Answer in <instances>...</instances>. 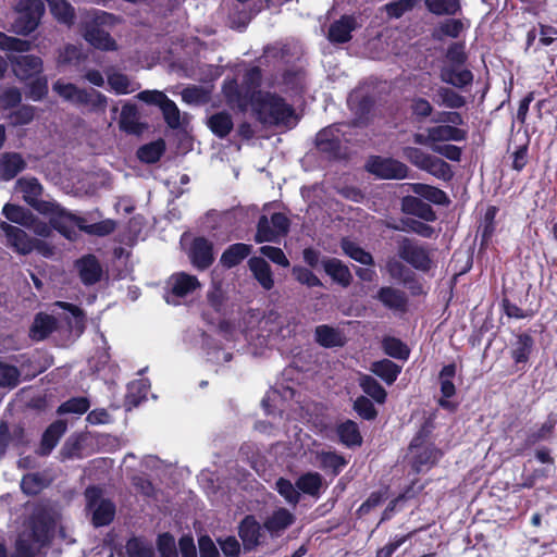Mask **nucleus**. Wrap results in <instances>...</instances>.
Masks as SVG:
<instances>
[{"instance_id": "nucleus-1", "label": "nucleus", "mask_w": 557, "mask_h": 557, "mask_svg": "<svg viewBox=\"0 0 557 557\" xmlns=\"http://www.w3.org/2000/svg\"><path fill=\"white\" fill-rule=\"evenodd\" d=\"M60 513L45 506H37L25 519L18 532L15 547L18 557H35L47 546L53 535Z\"/></svg>"}, {"instance_id": "nucleus-2", "label": "nucleus", "mask_w": 557, "mask_h": 557, "mask_svg": "<svg viewBox=\"0 0 557 557\" xmlns=\"http://www.w3.org/2000/svg\"><path fill=\"white\" fill-rule=\"evenodd\" d=\"M16 193L38 213L47 216L54 230L62 235L71 234L69 225L75 221V214L69 212L54 200L40 199L44 187L35 177H21L15 183Z\"/></svg>"}, {"instance_id": "nucleus-3", "label": "nucleus", "mask_w": 557, "mask_h": 557, "mask_svg": "<svg viewBox=\"0 0 557 557\" xmlns=\"http://www.w3.org/2000/svg\"><path fill=\"white\" fill-rule=\"evenodd\" d=\"M255 111L263 124L288 125L294 110L281 97L260 92L253 101Z\"/></svg>"}, {"instance_id": "nucleus-4", "label": "nucleus", "mask_w": 557, "mask_h": 557, "mask_svg": "<svg viewBox=\"0 0 557 557\" xmlns=\"http://www.w3.org/2000/svg\"><path fill=\"white\" fill-rule=\"evenodd\" d=\"M114 20L112 14L103 11H92L87 13L86 21L83 23V37L96 49L104 51L116 50L115 40L109 33L101 29L99 26L111 24Z\"/></svg>"}, {"instance_id": "nucleus-5", "label": "nucleus", "mask_w": 557, "mask_h": 557, "mask_svg": "<svg viewBox=\"0 0 557 557\" xmlns=\"http://www.w3.org/2000/svg\"><path fill=\"white\" fill-rule=\"evenodd\" d=\"M18 16L13 24L17 34L27 35L36 29L45 12L40 0H20L16 4Z\"/></svg>"}, {"instance_id": "nucleus-6", "label": "nucleus", "mask_w": 557, "mask_h": 557, "mask_svg": "<svg viewBox=\"0 0 557 557\" xmlns=\"http://www.w3.org/2000/svg\"><path fill=\"white\" fill-rule=\"evenodd\" d=\"M409 451L412 467L418 472L433 467L442 456L441 450L433 444L424 443L422 431L412 440Z\"/></svg>"}, {"instance_id": "nucleus-7", "label": "nucleus", "mask_w": 557, "mask_h": 557, "mask_svg": "<svg viewBox=\"0 0 557 557\" xmlns=\"http://www.w3.org/2000/svg\"><path fill=\"white\" fill-rule=\"evenodd\" d=\"M289 221L283 213H274L269 220L265 215L259 219L255 239L257 243L278 242L287 234Z\"/></svg>"}, {"instance_id": "nucleus-8", "label": "nucleus", "mask_w": 557, "mask_h": 557, "mask_svg": "<svg viewBox=\"0 0 557 557\" xmlns=\"http://www.w3.org/2000/svg\"><path fill=\"white\" fill-rule=\"evenodd\" d=\"M87 508L92 512V523L96 527L109 524L115 513L114 505L101 498V491L97 487H88L85 492Z\"/></svg>"}, {"instance_id": "nucleus-9", "label": "nucleus", "mask_w": 557, "mask_h": 557, "mask_svg": "<svg viewBox=\"0 0 557 557\" xmlns=\"http://www.w3.org/2000/svg\"><path fill=\"white\" fill-rule=\"evenodd\" d=\"M201 284L195 275L176 272L168 280L169 294L166 301L176 305L177 298H184L200 289Z\"/></svg>"}, {"instance_id": "nucleus-10", "label": "nucleus", "mask_w": 557, "mask_h": 557, "mask_svg": "<svg viewBox=\"0 0 557 557\" xmlns=\"http://www.w3.org/2000/svg\"><path fill=\"white\" fill-rule=\"evenodd\" d=\"M398 256L420 271H429L432 267L428 250L409 238L399 240Z\"/></svg>"}, {"instance_id": "nucleus-11", "label": "nucleus", "mask_w": 557, "mask_h": 557, "mask_svg": "<svg viewBox=\"0 0 557 557\" xmlns=\"http://www.w3.org/2000/svg\"><path fill=\"white\" fill-rule=\"evenodd\" d=\"M367 170L375 176L384 180H400L405 178L408 173V168L394 159L373 157L366 165Z\"/></svg>"}, {"instance_id": "nucleus-12", "label": "nucleus", "mask_w": 557, "mask_h": 557, "mask_svg": "<svg viewBox=\"0 0 557 557\" xmlns=\"http://www.w3.org/2000/svg\"><path fill=\"white\" fill-rule=\"evenodd\" d=\"M0 228L5 235L7 245L17 253L28 255L34 250V238L22 228L7 222H1Z\"/></svg>"}, {"instance_id": "nucleus-13", "label": "nucleus", "mask_w": 557, "mask_h": 557, "mask_svg": "<svg viewBox=\"0 0 557 557\" xmlns=\"http://www.w3.org/2000/svg\"><path fill=\"white\" fill-rule=\"evenodd\" d=\"M343 126L332 125L319 132L315 138L317 147L323 152L337 154L344 137Z\"/></svg>"}, {"instance_id": "nucleus-14", "label": "nucleus", "mask_w": 557, "mask_h": 557, "mask_svg": "<svg viewBox=\"0 0 557 557\" xmlns=\"http://www.w3.org/2000/svg\"><path fill=\"white\" fill-rule=\"evenodd\" d=\"M189 259L193 265L199 270L209 268L214 260L212 244L203 237L195 238L190 246Z\"/></svg>"}, {"instance_id": "nucleus-15", "label": "nucleus", "mask_w": 557, "mask_h": 557, "mask_svg": "<svg viewBox=\"0 0 557 557\" xmlns=\"http://www.w3.org/2000/svg\"><path fill=\"white\" fill-rule=\"evenodd\" d=\"M440 78L454 87L463 88L472 83L473 74L462 65L444 64L440 71Z\"/></svg>"}, {"instance_id": "nucleus-16", "label": "nucleus", "mask_w": 557, "mask_h": 557, "mask_svg": "<svg viewBox=\"0 0 557 557\" xmlns=\"http://www.w3.org/2000/svg\"><path fill=\"white\" fill-rule=\"evenodd\" d=\"M296 518L293 512L286 508L275 509L264 521V529L272 536H280L287 528H289Z\"/></svg>"}, {"instance_id": "nucleus-17", "label": "nucleus", "mask_w": 557, "mask_h": 557, "mask_svg": "<svg viewBox=\"0 0 557 557\" xmlns=\"http://www.w3.org/2000/svg\"><path fill=\"white\" fill-rule=\"evenodd\" d=\"M376 298L389 310L404 312L407 309L408 298L406 293L395 287H381L377 290Z\"/></svg>"}, {"instance_id": "nucleus-18", "label": "nucleus", "mask_w": 557, "mask_h": 557, "mask_svg": "<svg viewBox=\"0 0 557 557\" xmlns=\"http://www.w3.org/2000/svg\"><path fill=\"white\" fill-rule=\"evenodd\" d=\"M119 126L123 132L133 135H139L146 128V125L139 121L137 107L132 103H125L122 107Z\"/></svg>"}, {"instance_id": "nucleus-19", "label": "nucleus", "mask_w": 557, "mask_h": 557, "mask_svg": "<svg viewBox=\"0 0 557 557\" xmlns=\"http://www.w3.org/2000/svg\"><path fill=\"white\" fill-rule=\"evenodd\" d=\"M84 222H85L84 219L75 215V221L71 222V224L69 225V230H70L71 234H67L64 236L67 239L73 240L77 235V233L75 231V226H77L79 230H82L88 234L98 235V236L109 235L115 228L114 222L110 221V220L90 224V225H85Z\"/></svg>"}, {"instance_id": "nucleus-20", "label": "nucleus", "mask_w": 557, "mask_h": 557, "mask_svg": "<svg viewBox=\"0 0 557 557\" xmlns=\"http://www.w3.org/2000/svg\"><path fill=\"white\" fill-rule=\"evenodd\" d=\"M15 75L21 79H27L42 70V61L35 55H18L11 60Z\"/></svg>"}, {"instance_id": "nucleus-21", "label": "nucleus", "mask_w": 557, "mask_h": 557, "mask_svg": "<svg viewBox=\"0 0 557 557\" xmlns=\"http://www.w3.org/2000/svg\"><path fill=\"white\" fill-rule=\"evenodd\" d=\"M26 162L20 153L5 152L0 156V181H10L21 173Z\"/></svg>"}, {"instance_id": "nucleus-22", "label": "nucleus", "mask_w": 557, "mask_h": 557, "mask_svg": "<svg viewBox=\"0 0 557 557\" xmlns=\"http://www.w3.org/2000/svg\"><path fill=\"white\" fill-rule=\"evenodd\" d=\"M239 537L244 548L250 550L260 543L261 527L252 516H247L239 524Z\"/></svg>"}, {"instance_id": "nucleus-23", "label": "nucleus", "mask_w": 557, "mask_h": 557, "mask_svg": "<svg viewBox=\"0 0 557 557\" xmlns=\"http://www.w3.org/2000/svg\"><path fill=\"white\" fill-rule=\"evenodd\" d=\"M57 329V319L52 314L39 312L36 314L29 336L34 341H42Z\"/></svg>"}, {"instance_id": "nucleus-24", "label": "nucleus", "mask_w": 557, "mask_h": 557, "mask_svg": "<svg viewBox=\"0 0 557 557\" xmlns=\"http://www.w3.org/2000/svg\"><path fill=\"white\" fill-rule=\"evenodd\" d=\"M324 271L334 282L343 287H348L352 281V275L347 265L336 258H330L322 261Z\"/></svg>"}, {"instance_id": "nucleus-25", "label": "nucleus", "mask_w": 557, "mask_h": 557, "mask_svg": "<svg viewBox=\"0 0 557 557\" xmlns=\"http://www.w3.org/2000/svg\"><path fill=\"white\" fill-rule=\"evenodd\" d=\"M65 431L66 423L64 421L58 420L51 423L42 435L39 454L44 456L49 455Z\"/></svg>"}, {"instance_id": "nucleus-26", "label": "nucleus", "mask_w": 557, "mask_h": 557, "mask_svg": "<svg viewBox=\"0 0 557 557\" xmlns=\"http://www.w3.org/2000/svg\"><path fill=\"white\" fill-rule=\"evenodd\" d=\"M248 265L253 274V277L264 289L270 290L273 288V274L269 263L264 259L260 257H252L249 259Z\"/></svg>"}, {"instance_id": "nucleus-27", "label": "nucleus", "mask_w": 557, "mask_h": 557, "mask_svg": "<svg viewBox=\"0 0 557 557\" xmlns=\"http://www.w3.org/2000/svg\"><path fill=\"white\" fill-rule=\"evenodd\" d=\"M107 79L111 90L116 95H128L140 88L139 83L131 79L127 75L121 72H107Z\"/></svg>"}, {"instance_id": "nucleus-28", "label": "nucleus", "mask_w": 557, "mask_h": 557, "mask_svg": "<svg viewBox=\"0 0 557 557\" xmlns=\"http://www.w3.org/2000/svg\"><path fill=\"white\" fill-rule=\"evenodd\" d=\"M431 128V139L434 145H441L442 141H462L467 139V131L454 125H436Z\"/></svg>"}, {"instance_id": "nucleus-29", "label": "nucleus", "mask_w": 557, "mask_h": 557, "mask_svg": "<svg viewBox=\"0 0 557 557\" xmlns=\"http://www.w3.org/2000/svg\"><path fill=\"white\" fill-rule=\"evenodd\" d=\"M356 26L355 17L343 16L330 26L329 39L334 42H346L351 38L350 33Z\"/></svg>"}, {"instance_id": "nucleus-30", "label": "nucleus", "mask_w": 557, "mask_h": 557, "mask_svg": "<svg viewBox=\"0 0 557 557\" xmlns=\"http://www.w3.org/2000/svg\"><path fill=\"white\" fill-rule=\"evenodd\" d=\"M401 209L404 212L417 215L425 221L435 220V213L431 206L418 197L407 196L403 199Z\"/></svg>"}, {"instance_id": "nucleus-31", "label": "nucleus", "mask_w": 557, "mask_h": 557, "mask_svg": "<svg viewBox=\"0 0 557 557\" xmlns=\"http://www.w3.org/2000/svg\"><path fill=\"white\" fill-rule=\"evenodd\" d=\"M77 269L84 284L91 285L100 278L101 268L94 256H87L78 260Z\"/></svg>"}, {"instance_id": "nucleus-32", "label": "nucleus", "mask_w": 557, "mask_h": 557, "mask_svg": "<svg viewBox=\"0 0 557 557\" xmlns=\"http://www.w3.org/2000/svg\"><path fill=\"white\" fill-rule=\"evenodd\" d=\"M53 307L61 308L65 311L64 318L71 330L79 334L84 331L85 313L78 307L64 301H57L53 304Z\"/></svg>"}, {"instance_id": "nucleus-33", "label": "nucleus", "mask_w": 557, "mask_h": 557, "mask_svg": "<svg viewBox=\"0 0 557 557\" xmlns=\"http://www.w3.org/2000/svg\"><path fill=\"white\" fill-rule=\"evenodd\" d=\"M315 339L324 347H336L345 344L344 334L339 330L325 324L317 326Z\"/></svg>"}, {"instance_id": "nucleus-34", "label": "nucleus", "mask_w": 557, "mask_h": 557, "mask_svg": "<svg viewBox=\"0 0 557 557\" xmlns=\"http://www.w3.org/2000/svg\"><path fill=\"white\" fill-rule=\"evenodd\" d=\"M250 252V245L233 244L222 253L220 262L226 268H233L239 264Z\"/></svg>"}, {"instance_id": "nucleus-35", "label": "nucleus", "mask_w": 557, "mask_h": 557, "mask_svg": "<svg viewBox=\"0 0 557 557\" xmlns=\"http://www.w3.org/2000/svg\"><path fill=\"white\" fill-rule=\"evenodd\" d=\"M153 555L152 545L139 537L128 540L120 553V557H153Z\"/></svg>"}, {"instance_id": "nucleus-36", "label": "nucleus", "mask_w": 557, "mask_h": 557, "mask_svg": "<svg viewBox=\"0 0 557 557\" xmlns=\"http://www.w3.org/2000/svg\"><path fill=\"white\" fill-rule=\"evenodd\" d=\"M435 101L438 106L453 110L460 109L467 103L463 96L451 88L443 86L436 90Z\"/></svg>"}, {"instance_id": "nucleus-37", "label": "nucleus", "mask_w": 557, "mask_h": 557, "mask_svg": "<svg viewBox=\"0 0 557 557\" xmlns=\"http://www.w3.org/2000/svg\"><path fill=\"white\" fill-rule=\"evenodd\" d=\"M370 370L375 375L380 376L386 384L391 385L396 381L401 368L395 362L384 359L373 362Z\"/></svg>"}, {"instance_id": "nucleus-38", "label": "nucleus", "mask_w": 557, "mask_h": 557, "mask_svg": "<svg viewBox=\"0 0 557 557\" xmlns=\"http://www.w3.org/2000/svg\"><path fill=\"white\" fill-rule=\"evenodd\" d=\"M52 15L60 22L71 25L74 22V8L66 0H45Z\"/></svg>"}, {"instance_id": "nucleus-39", "label": "nucleus", "mask_w": 557, "mask_h": 557, "mask_svg": "<svg viewBox=\"0 0 557 557\" xmlns=\"http://www.w3.org/2000/svg\"><path fill=\"white\" fill-rule=\"evenodd\" d=\"M208 126L213 134L223 138L233 129L232 116L226 112L215 113L209 117Z\"/></svg>"}, {"instance_id": "nucleus-40", "label": "nucleus", "mask_w": 557, "mask_h": 557, "mask_svg": "<svg viewBox=\"0 0 557 557\" xmlns=\"http://www.w3.org/2000/svg\"><path fill=\"white\" fill-rule=\"evenodd\" d=\"M412 191L436 205H445L448 202L447 195L440 188L426 184L416 183L412 184Z\"/></svg>"}, {"instance_id": "nucleus-41", "label": "nucleus", "mask_w": 557, "mask_h": 557, "mask_svg": "<svg viewBox=\"0 0 557 557\" xmlns=\"http://www.w3.org/2000/svg\"><path fill=\"white\" fill-rule=\"evenodd\" d=\"M322 481L323 479L320 473L308 472L299 476L296 481V487L305 494L318 496L322 487Z\"/></svg>"}, {"instance_id": "nucleus-42", "label": "nucleus", "mask_w": 557, "mask_h": 557, "mask_svg": "<svg viewBox=\"0 0 557 557\" xmlns=\"http://www.w3.org/2000/svg\"><path fill=\"white\" fill-rule=\"evenodd\" d=\"M289 53V48L286 45H273L265 48L263 55L260 58L259 62L261 65H269L271 63H286L288 62L287 55Z\"/></svg>"}, {"instance_id": "nucleus-43", "label": "nucleus", "mask_w": 557, "mask_h": 557, "mask_svg": "<svg viewBox=\"0 0 557 557\" xmlns=\"http://www.w3.org/2000/svg\"><path fill=\"white\" fill-rule=\"evenodd\" d=\"M52 88L60 97L74 104H79L83 96L85 95V89L78 88L74 84L63 83L61 81L55 82Z\"/></svg>"}, {"instance_id": "nucleus-44", "label": "nucleus", "mask_w": 557, "mask_h": 557, "mask_svg": "<svg viewBox=\"0 0 557 557\" xmlns=\"http://www.w3.org/2000/svg\"><path fill=\"white\" fill-rule=\"evenodd\" d=\"M341 247L348 257L361 264L372 265L374 263L372 256L368 251L363 250L359 245L349 239L344 238Z\"/></svg>"}, {"instance_id": "nucleus-45", "label": "nucleus", "mask_w": 557, "mask_h": 557, "mask_svg": "<svg viewBox=\"0 0 557 557\" xmlns=\"http://www.w3.org/2000/svg\"><path fill=\"white\" fill-rule=\"evenodd\" d=\"M359 385L362 391L372 397L376 403L382 404L386 399V391L381 384L370 375H361L359 379Z\"/></svg>"}, {"instance_id": "nucleus-46", "label": "nucleus", "mask_w": 557, "mask_h": 557, "mask_svg": "<svg viewBox=\"0 0 557 557\" xmlns=\"http://www.w3.org/2000/svg\"><path fill=\"white\" fill-rule=\"evenodd\" d=\"M321 468L324 470H331L334 474H337L347 465V460L334 453V451H321L317 455Z\"/></svg>"}, {"instance_id": "nucleus-47", "label": "nucleus", "mask_w": 557, "mask_h": 557, "mask_svg": "<svg viewBox=\"0 0 557 557\" xmlns=\"http://www.w3.org/2000/svg\"><path fill=\"white\" fill-rule=\"evenodd\" d=\"M337 434L343 444L347 446L360 445L361 435L355 422L348 420L337 428Z\"/></svg>"}, {"instance_id": "nucleus-48", "label": "nucleus", "mask_w": 557, "mask_h": 557, "mask_svg": "<svg viewBox=\"0 0 557 557\" xmlns=\"http://www.w3.org/2000/svg\"><path fill=\"white\" fill-rule=\"evenodd\" d=\"M465 24L460 20H446L434 30L433 37L442 40L443 37L457 38L463 32Z\"/></svg>"}, {"instance_id": "nucleus-49", "label": "nucleus", "mask_w": 557, "mask_h": 557, "mask_svg": "<svg viewBox=\"0 0 557 557\" xmlns=\"http://www.w3.org/2000/svg\"><path fill=\"white\" fill-rule=\"evenodd\" d=\"M425 5L436 15H454L460 10L459 0H425Z\"/></svg>"}, {"instance_id": "nucleus-50", "label": "nucleus", "mask_w": 557, "mask_h": 557, "mask_svg": "<svg viewBox=\"0 0 557 557\" xmlns=\"http://www.w3.org/2000/svg\"><path fill=\"white\" fill-rule=\"evenodd\" d=\"M79 106H87L94 112L103 113L108 106V98L95 89H85V95L83 96Z\"/></svg>"}, {"instance_id": "nucleus-51", "label": "nucleus", "mask_w": 557, "mask_h": 557, "mask_svg": "<svg viewBox=\"0 0 557 557\" xmlns=\"http://www.w3.org/2000/svg\"><path fill=\"white\" fill-rule=\"evenodd\" d=\"M456 374V366L454 363L443 367L440 372L438 380L441 384V393L445 398H450L456 394V387L453 377Z\"/></svg>"}, {"instance_id": "nucleus-52", "label": "nucleus", "mask_w": 557, "mask_h": 557, "mask_svg": "<svg viewBox=\"0 0 557 557\" xmlns=\"http://www.w3.org/2000/svg\"><path fill=\"white\" fill-rule=\"evenodd\" d=\"M423 171L443 181H449L453 176L449 164L434 156L430 157Z\"/></svg>"}, {"instance_id": "nucleus-53", "label": "nucleus", "mask_w": 557, "mask_h": 557, "mask_svg": "<svg viewBox=\"0 0 557 557\" xmlns=\"http://www.w3.org/2000/svg\"><path fill=\"white\" fill-rule=\"evenodd\" d=\"M2 214L11 222L26 226L32 212L12 203H7L2 209Z\"/></svg>"}, {"instance_id": "nucleus-54", "label": "nucleus", "mask_w": 557, "mask_h": 557, "mask_svg": "<svg viewBox=\"0 0 557 557\" xmlns=\"http://www.w3.org/2000/svg\"><path fill=\"white\" fill-rule=\"evenodd\" d=\"M163 150V141H154L140 147L137 151V156L141 161L146 163H154L160 159Z\"/></svg>"}, {"instance_id": "nucleus-55", "label": "nucleus", "mask_w": 557, "mask_h": 557, "mask_svg": "<svg viewBox=\"0 0 557 557\" xmlns=\"http://www.w3.org/2000/svg\"><path fill=\"white\" fill-rule=\"evenodd\" d=\"M533 346V339L530 335L522 334L518 336L516 347L512 350V358L517 363L525 362Z\"/></svg>"}, {"instance_id": "nucleus-56", "label": "nucleus", "mask_w": 557, "mask_h": 557, "mask_svg": "<svg viewBox=\"0 0 557 557\" xmlns=\"http://www.w3.org/2000/svg\"><path fill=\"white\" fill-rule=\"evenodd\" d=\"M383 349L386 355L393 358L407 359L409 356L408 347L400 339L395 337H386L383 341Z\"/></svg>"}, {"instance_id": "nucleus-57", "label": "nucleus", "mask_w": 557, "mask_h": 557, "mask_svg": "<svg viewBox=\"0 0 557 557\" xmlns=\"http://www.w3.org/2000/svg\"><path fill=\"white\" fill-rule=\"evenodd\" d=\"M46 480L38 473H29L23 476L21 488L27 495H36L46 486Z\"/></svg>"}, {"instance_id": "nucleus-58", "label": "nucleus", "mask_w": 557, "mask_h": 557, "mask_svg": "<svg viewBox=\"0 0 557 557\" xmlns=\"http://www.w3.org/2000/svg\"><path fill=\"white\" fill-rule=\"evenodd\" d=\"M89 401L85 397H77L72 398L65 403H63L58 408L59 414H65V413H77L82 414L85 413L89 409Z\"/></svg>"}, {"instance_id": "nucleus-59", "label": "nucleus", "mask_w": 557, "mask_h": 557, "mask_svg": "<svg viewBox=\"0 0 557 557\" xmlns=\"http://www.w3.org/2000/svg\"><path fill=\"white\" fill-rule=\"evenodd\" d=\"M276 491L282 495L288 504L297 505L300 499V494L290 481L286 479H278L275 483Z\"/></svg>"}, {"instance_id": "nucleus-60", "label": "nucleus", "mask_w": 557, "mask_h": 557, "mask_svg": "<svg viewBox=\"0 0 557 557\" xmlns=\"http://www.w3.org/2000/svg\"><path fill=\"white\" fill-rule=\"evenodd\" d=\"M20 371L16 367L0 362V386L14 387L17 385Z\"/></svg>"}, {"instance_id": "nucleus-61", "label": "nucleus", "mask_w": 557, "mask_h": 557, "mask_svg": "<svg viewBox=\"0 0 557 557\" xmlns=\"http://www.w3.org/2000/svg\"><path fill=\"white\" fill-rule=\"evenodd\" d=\"M403 156L413 165H416L420 170H423L432 154L424 152L420 148L405 147L403 149Z\"/></svg>"}, {"instance_id": "nucleus-62", "label": "nucleus", "mask_w": 557, "mask_h": 557, "mask_svg": "<svg viewBox=\"0 0 557 557\" xmlns=\"http://www.w3.org/2000/svg\"><path fill=\"white\" fill-rule=\"evenodd\" d=\"M160 109L171 128H177L181 125V113L174 101L168 99Z\"/></svg>"}, {"instance_id": "nucleus-63", "label": "nucleus", "mask_w": 557, "mask_h": 557, "mask_svg": "<svg viewBox=\"0 0 557 557\" xmlns=\"http://www.w3.org/2000/svg\"><path fill=\"white\" fill-rule=\"evenodd\" d=\"M419 0H397L385 5L386 13L391 17L398 18L405 12L414 8Z\"/></svg>"}, {"instance_id": "nucleus-64", "label": "nucleus", "mask_w": 557, "mask_h": 557, "mask_svg": "<svg viewBox=\"0 0 557 557\" xmlns=\"http://www.w3.org/2000/svg\"><path fill=\"white\" fill-rule=\"evenodd\" d=\"M158 549L160 557H177L174 537L168 533L159 536Z\"/></svg>"}]
</instances>
